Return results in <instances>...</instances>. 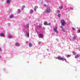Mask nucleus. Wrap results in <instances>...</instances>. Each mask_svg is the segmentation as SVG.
<instances>
[{"label":"nucleus","mask_w":80,"mask_h":80,"mask_svg":"<svg viewBox=\"0 0 80 80\" xmlns=\"http://www.w3.org/2000/svg\"><path fill=\"white\" fill-rule=\"evenodd\" d=\"M44 5H46V4H45Z\"/></svg>","instance_id":"obj_36"},{"label":"nucleus","mask_w":80,"mask_h":80,"mask_svg":"<svg viewBox=\"0 0 80 80\" xmlns=\"http://www.w3.org/2000/svg\"><path fill=\"white\" fill-rule=\"evenodd\" d=\"M26 27H27L28 28L29 27V24H28L26 25Z\"/></svg>","instance_id":"obj_21"},{"label":"nucleus","mask_w":80,"mask_h":80,"mask_svg":"<svg viewBox=\"0 0 80 80\" xmlns=\"http://www.w3.org/2000/svg\"><path fill=\"white\" fill-rule=\"evenodd\" d=\"M33 13V10L31 9L30 10V13Z\"/></svg>","instance_id":"obj_14"},{"label":"nucleus","mask_w":80,"mask_h":80,"mask_svg":"<svg viewBox=\"0 0 80 80\" xmlns=\"http://www.w3.org/2000/svg\"><path fill=\"white\" fill-rule=\"evenodd\" d=\"M71 57V55H68L67 56V57Z\"/></svg>","instance_id":"obj_23"},{"label":"nucleus","mask_w":80,"mask_h":80,"mask_svg":"<svg viewBox=\"0 0 80 80\" xmlns=\"http://www.w3.org/2000/svg\"><path fill=\"white\" fill-rule=\"evenodd\" d=\"M51 9L50 8H48L45 10V12L46 13H50Z\"/></svg>","instance_id":"obj_1"},{"label":"nucleus","mask_w":80,"mask_h":80,"mask_svg":"<svg viewBox=\"0 0 80 80\" xmlns=\"http://www.w3.org/2000/svg\"><path fill=\"white\" fill-rule=\"evenodd\" d=\"M51 25V23H49L48 24V25Z\"/></svg>","instance_id":"obj_26"},{"label":"nucleus","mask_w":80,"mask_h":80,"mask_svg":"<svg viewBox=\"0 0 80 80\" xmlns=\"http://www.w3.org/2000/svg\"><path fill=\"white\" fill-rule=\"evenodd\" d=\"M58 16L59 17V18H61V14H58Z\"/></svg>","instance_id":"obj_13"},{"label":"nucleus","mask_w":80,"mask_h":80,"mask_svg":"<svg viewBox=\"0 0 80 80\" xmlns=\"http://www.w3.org/2000/svg\"><path fill=\"white\" fill-rule=\"evenodd\" d=\"M38 8V6H35L34 7V11H35V12H36V11H37V8Z\"/></svg>","instance_id":"obj_7"},{"label":"nucleus","mask_w":80,"mask_h":80,"mask_svg":"<svg viewBox=\"0 0 80 80\" xmlns=\"http://www.w3.org/2000/svg\"><path fill=\"white\" fill-rule=\"evenodd\" d=\"M22 10H23V8H25V6H22Z\"/></svg>","instance_id":"obj_22"},{"label":"nucleus","mask_w":80,"mask_h":80,"mask_svg":"<svg viewBox=\"0 0 80 80\" xmlns=\"http://www.w3.org/2000/svg\"><path fill=\"white\" fill-rule=\"evenodd\" d=\"M73 39H74V40H75V39H76V37H75V36H74L73 38Z\"/></svg>","instance_id":"obj_25"},{"label":"nucleus","mask_w":80,"mask_h":80,"mask_svg":"<svg viewBox=\"0 0 80 80\" xmlns=\"http://www.w3.org/2000/svg\"><path fill=\"white\" fill-rule=\"evenodd\" d=\"M26 43H28V42H26Z\"/></svg>","instance_id":"obj_35"},{"label":"nucleus","mask_w":80,"mask_h":80,"mask_svg":"<svg viewBox=\"0 0 80 80\" xmlns=\"http://www.w3.org/2000/svg\"><path fill=\"white\" fill-rule=\"evenodd\" d=\"M62 31L63 32H65V29L63 28L62 29Z\"/></svg>","instance_id":"obj_19"},{"label":"nucleus","mask_w":80,"mask_h":80,"mask_svg":"<svg viewBox=\"0 0 80 80\" xmlns=\"http://www.w3.org/2000/svg\"><path fill=\"white\" fill-rule=\"evenodd\" d=\"M78 33H80V30H78Z\"/></svg>","instance_id":"obj_31"},{"label":"nucleus","mask_w":80,"mask_h":80,"mask_svg":"<svg viewBox=\"0 0 80 80\" xmlns=\"http://www.w3.org/2000/svg\"><path fill=\"white\" fill-rule=\"evenodd\" d=\"M20 12H21L20 9H19L18 11V13H20Z\"/></svg>","instance_id":"obj_24"},{"label":"nucleus","mask_w":80,"mask_h":80,"mask_svg":"<svg viewBox=\"0 0 80 80\" xmlns=\"http://www.w3.org/2000/svg\"><path fill=\"white\" fill-rule=\"evenodd\" d=\"M57 11H58V13H60V11L59 10H58Z\"/></svg>","instance_id":"obj_30"},{"label":"nucleus","mask_w":80,"mask_h":80,"mask_svg":"<svg viewBox=\"0 0 80 80\" xmlns=\"http://www.w3.org/2000/svg\"><path fill=\"white\" fill-rule=\"evenodd\" d=\"M0 51H2V50L1 49V48H0Z\"/></svg>","instance_id":"obj_33"},{"label":"nucleus","mask_w":80,"mask_h":80,"mask_svg":"<svg viewBox=\"0 0 80 80\" xmlns=\"http://www.w3.org/2000/svg\"><path fill=\"white\" fill-rule=\"evenodd\" d=\"M60 28H62V29H63V26H61Z\"/></svg>","instance_id":"obj_27"},{"label":"nucleus","mask_w":80,"mask_h":80,"mask_svg":"<svg viewBox=\"0 0 80 80\" xmlns=\"http://www.w3.org/2000/svg\"><path fill=\"white\" fill-rule=\"evenodd\" d=\"M59 8H60V9H62V8H63V6H60Z\"/></svg>","instance_id":"obj_20"},{"label":"nucleus","mask_w":80,"mask_h":80,"mask_svg":"<svg viewBox=\"0 0 80 80\" xmlns=\"http://www.w3.org/2000/svg\"><path fill=\"white\" fill-rule=\"evenodd\" d=\"M57 28H58V27L57 26H56L55 28H53V30L55 32H56L57 33H58V32L57 31Z\"/></svg>","instance_id":"obj_4"},{"label":"nucleus","mask_w":80,"mask_h":80,"mask_svg":"<svg viewBox=\"0 0 80 80\" xmlns=\"http://www.w3.org/2000/svg\"><path fill=\"white\" fill-rule=\"evenodd\" d=\"M4 35H5V34H4L3 33H1L0 34V35L1 37H4Z\"/></svg>","instance_id":"obj_10"},{"label":"nucleus","mask_w":80,"mask_h":80,"mask_svg":"<svg viewBox=\"0 0 80 80\" xmlns=\"http://www.w3.org/2000/svg\"><path fill=\"white\" fill-rule=\"evenodd\" d=\"M58 60H65V61L67 62V59L65 58H62L61 57H59L57 58Z\"/></svg>","instance_id":"obj_2"},{"label":"nucleus","mask_w":80,"mask_h":80,"mask_svg":"<svg viewBox=\"0 0 80 80\" xmlns=\"http://www.w3.org/2000/svg\"><path fill=\"white\" fill-rule=\"evenodd\" d=\"M11 2V0H7V3H10Z\"/></svg>","instance_id":"obj_11"},{"label":"nucleus","mask_w":80,"mask_h":80,"mask_svg":"<svg viewBox=\"0 0 80 80\" xmlns=\"http://www.w3.org/2000/svg\"><path fill=\"white\" fill-rule=\"evenodd\" d=\"M80 56V54H78L75 56V58H77L78 57H79Z\"/></svg>","instance_id":"obj_9"},{"label":"nucleus","mask_w":80,"mask_h":80,"mask_svg":"<svg viewBox=\"0 0 80 80\" xmlns=\"http://www.w3.org/2000/svg\"><path fill=\"white\" fill-rule=\"evenodd\" d=\"M27 35L28 37H29V34H28V33L27 34Z\"/></svg>","instance_id":"obj_29"},{"label":"nucleus","mask_w":80,"mask_h":80,"mask_svg":"<svg viewBox=\"0 0 80 80\" xmlns=\"http://www.w3.org/2000/svg\"><path fill=\"white\" fill-rule=\"evenodd\" d=\"M14 17V15H13V14H11L10 16V18H13Z\"/></svg>","instance_id":"obj_8"},{"label":"nucleus","mask_w":80,"mask_h":80,"mask_svg":"<svg viewBox=\"0 0 80 80\" xmlns=\"http://www.w3.org/2000/svg\"><path fill=\"white\" fill-rule=\"evenodd\" d=\"M41 43V42H39V44H40Z\"/></svg>","instance_id":"obj_32"},{"label":"nucleus","mask_w":80,"mask_h":80,"mask_svg":"<svg viewBox=\"0 0 80 80\" xmlns=\"http://www.w3.org/2000/svg\"><path fill=\"white\" fill-rule=\"evenodd\" d=\"M61 25L62 26H65V20H61Z\"/></svg>","instance_id":"obj_3"},{"label":"nucleus","mask_w":80,"mask_h":80,"mask_svg":"<svg viewBox=\"0 0 80 80\" xmlns=\"http://www.w3.org/2000/svg\"><path fill=\"white\" fill-rule=\"evenodd\" d=\"M72 29L73 30H75V29L73 28H72Z\"/></svg>","instance_id":"obj_28"},{"label":"nucleus","mask_w":80,"mask_h":80,"mask_svg":"<svg viewBox=\"0 0 80 80\" xmlns=\"http://www.w3.org/2000/svg\"><path fill=\"white\" fill-rule=\"evenodd\" d=\"M8 37H9V38H12V36H10V35H9Z\"/></svg>","instance_id":"obj_17"},{"label":"nucleus","mask_w":80,"mask_h":80,"mask_svg":"<svg viewBox=\"0 0 80 80\" xmlns=\"http://www.w3.org/2000/svg\"><path fill=\"white\" fill-rule=\"evenodd\" d=\"M15 45L16 47H19V46L20 45V44H19L18 42L15 43Z\"/></svg>","instance_id":"obj_6"},{"label":"nucleus","mask_w":80,"mask_h":80,"mask_svg":"<svg viewBox=\"0 0 80 80\" xmlns=\"http://www.w3.org/2000/svg\"><path fill=\"white\" fill-rule=\"evenodd\" d=\"M39 28H42V24H39Z\"/></svg>","instance_id":"obj_18"},{"label":"nucleus","mask_w":80,"mask_h":80,"mask_svg":"<svg viewBox=\"0 0 80 80\" xmlns=\"http://www.w3.org/2000/svg\"><path fill=\"white\" fill-rule=\"evenodd\" d=\"M32 43H29V47H32Z\"/></svg>","instance_id":"obj_16"},{"label":"nucleus","mask_w":80,"mask_h":80,"mask_svg":"<svg viewBox=\"0 0 80 80\" xmlns=\"http://www.w3.org/2000/svg\"><path fill=\"white\" fill-rule=\"evenodd\" d=\"M1 58V56H0V58Z\"/></svg>","instance_id":"obj_34"},{"label":"nucleus","mask_w":80,"mask_h":80,"mask_svg":"<svg viewBox=\"0 0 80 80\" xmlns=\"http://www.w3.org/2000/svg\"><path fill=\"white\" fill-rule=\"evenodd\" d=\"M44 24L45 25H48V23H47V22L46 21L44 23Z\"/></svg>","instance_id":"obj_12"},{"label":"nucleus","mask_w":80,"mask_h":80,"mask_svg":"<svg viewBox=\"0 0 80 80\" xmlns=\"http://www.w3.org/2000/svg\"><path fill=\"white\" fill-rule=\"evenodd\" d=\"M72 53L73 54V55H77V53H76V52L73 51L72 52Z\"/></svg>","instance_id":"obj_15"},{"label":"nucleus","mask_w":80,"mask_h":80,"mask_svg":"<svg viewBox=\"0 0 80 80\" xmlns=\"http://www.w3.org/2000/svg\"><path fill=\"white\" fill-rule=\"evenodd\" d=\"M38 37L40 38H43V35L42 34L40 33L38 35Z\"/></svg>","instance_id":"obj_5"}]
</instances>
